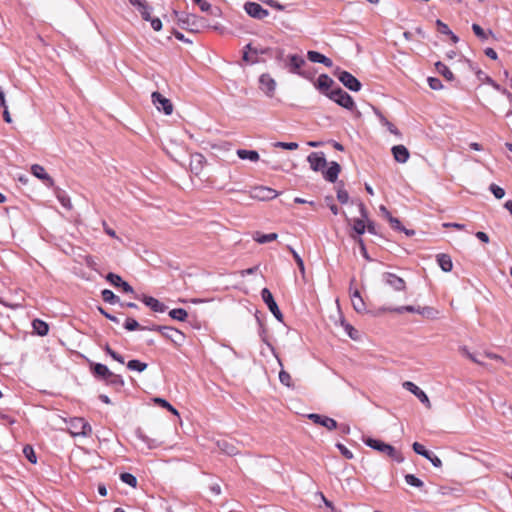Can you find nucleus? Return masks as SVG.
<instances>
[{
    "instance_id": "obj_1",
    "label": "nucleus",
    "mask_w": 512,
    "mask_h": 512,
    "mask_svg": "<svg viewBox=\"0 0 512 512\" xmlns=\"http://www.w3.org/2000/svg\"><path fill=\"white\" fill-rule=\"evenodd\" d=\"M364 443L379 451V452H382V453H385L387 454L390 458H392L393 460L397 461V462H402L404 460L403 456L401 455L400 452H398L393 446L389 445V444H386L380 440H376V439H372V438H367L364 440Z\"/></svg>"
},
{
    "instance_id": "obj_2",
    "label": "nucleus",
    "mask_w": 512,
    "mask_h": 512,
    "mask_svg": "<svg viewBox=\"0 0 512 512\" xmlns=\"http://www.w3.org/2000/svg\"><path fill=\"white\" fill-rule=\"evenodd\" d=\"M182 23V27L195 33H199L209 27L207 20L203 17L195 14H187L182 18H179Z\"/></svg>"
},
{
    "instance_id": "obj_3",
    "label": "nucleus",
    "mask_w": 512,
    "mask_h": 512,
    "mask_svg": "<svg viewBox=\"0 0 512 512\" xmlns=\"http://www.w3.org/2000/svg\"><path fill=\"white\" fill-rule=\"evenodd\" d=\"M68 431L69 433L76 436H89L92 432V428L90 424L85 421V419L80 417L71 418L68 422Z\"/></svg>"
},
{
    "instance_id": "obj_4",
    "label": "nucleus",
    "mask_w": 512,
    "mask_h": 512,
    "mask_svg": "<svg viewBox=\"0 0 512 512\" xmlns=\"http://www.w3.org/2000/svg\"><path fill=\"white\" fill-rule=\"evenodd\" d=\"M327 97L346 109L351 110L355 106L352 97L339 87L331 90Z\"/></svg>"
},
{
    "instance_id": "obj_5",
    "label": "nucleus",
    "mask_w": 512,
    "mask_h": 512,
    "mask_svg": "<svg viewBox=\"0 0 512 512\" xmlns=\"http://www.w3.org/2000/svg\"><path fill=\"white\" fill-rule=\"evenodd\" d=\"M151 330L160 332L165 338L169 339L176 345H181L185 339V335L181 331L172 327L154 326Z\"/></svg>"
},
{
    "instance_id": "obj_6",
    "label": "nucleus",
    "mask_w": 512,
    "mask_h": 512,
    "mask_svg": "<svg viewBox=\"0 0 512 512\" xmlns=\"http://www.w3.org/2000/svg\"><path fill=\"white\" fill-rule=\"evenodd\" d=\"M261 297L264 303L267 305L270 312L274 315V317L279 321L283 322V314L280 311L271 291L268 288H263L261 291Z\"/></svg>"
},
{
    "instance_id": "obj_7",
    "label": "nucleus",
    "mask_w": 512,
    "mask_h": 512,
    "mask_svg": "<svg viewBox=\"0 0 512 512\" xmlns=\"http://www.w3.org/2000/svg\"><path fill=\"white\" fill-rule=\"evenodd\" d=\"M151 99L153 105L156 107L158 111H163L166 115L172 114L173 104L168 98L164 97L159 92H153L151 94Z\"/></svg>"
},
{
    "instance_id": "obj_8",
    "label": "nucleus",
    "mask_w": 512,
    "mask_h": 512,
    "mask_svg": "<svg viewBox=\"0 0 512 512\" xmlns=\"http://www.w3.org/2000/svg\"><path fill=\"white\" fill-rule=\"evenodd\" d=\"M382 281L394 291L401 292L406 290L405 280L394 273L384 272L382 274Z\"/></svg>"
},
{
    "instance_id": "obj_9",
    "label": "nucleus",
    "mask_w": 512,
    "mask_h": 512,
    "mask_svg": "<svg viewBox=\"0 0 512 512\" xmlns=\"http://www.w3.org/2000/svg\"><path fill=\"white\" fill-rule=\"evenodd\" d=\"M335 74L337 75L339 81L349 90L357 92L361 89V83L351 73L339 70Z\"/></svg>"
},
{
    "instance_id": "obj_10",
    "label": "nucleus",
    "mask_w": 512,
    "mask_h": 512,
    "mask_svg": "<svg viewBox=\"0 0 512 512\" xmlns=\"http://www.w3.org/2000/svg\"><path fill=\"white\" fill-rule=\"evenodd\" d=\"M250 196L257 200L266 201L276 198L278 192L266 186H257L251 190Z\"/></svg>"
},
{
    "instance_id": "obj_11",
    "label": "nucleus",
    "mask_w": 512,
    "mask_h": 512,
    "mask_svg": "<svg viewBox=\"0 0 512 512\" xmlns=\"http://www.w3.org/2000/svg\"><path fill=\"white\" fill-rule=\"evenodd\" d=\"M259 88L268 97H272L276 89V81L269 74H262L259 77Z\"/></svg>"
},
{
    "instance_id": "obj_12",
    "label": "nucleus",
    "mask_w": 512,
    "mask_h": 512,
    "mask_svg": "<svg viewBox=\"0 0 512 512\" xmlns=\"http://www.w3.org/2000/svg\"><path fill=\"white\" fill-rule=\"evenodd\" d=\"M403 387L414 394L421 403H423L428 409L431 408V402L427 396V394L421 390L417 385H415L413 382L406 381L403 383Z\"/></svg>"
},
{
    "instance_id": "obj_13",
    "label": "nucleus",
    "mask_w": 512,
    "mask_h": 512,
    "mask_svg": "<svg viewBox=\"0 0 512 512\" xmlns=\"http://www.w3.org/2000/svg\"><path fill=\"white\" fill-rule=\"evenodd\" d=\"M310 167L314 171H324L327 161L322 152H312L307 158Z\"/></svg>"
},
{
    "instance_id": "obj_14",
    "label": "nucleus",
    "mask_w": 512,
    "mask_h": 512,
    "mask_svg": "<svg viewBox=\"0 0 512 512\" xmlns=\"http://www.w3.org/2000/svg\"><path fill=\"white\" fill-rule=\"evenodd\" d=\"M308 418L312 420L315 424L323 426L330 431L335 430L337 428V422L330 417L316 413H311L308 415Z\"/></svg>"
},
{
    "instance_id": "obj_15",
    "label": "nucleus",
    "mask_w": 512,
    "mask_h": 512,
    "mask_svg": "<svg viewBox=\"0 0 512 512\" xmlns=\"http://www.w3.org/2000/svg\"><path fill=\"white\" fill-rule=\"evenodd\" d=\"M246 13L256 19H264L268 16V11L263 9L262 6L255 2H247L244 6Z\"/></svg>"
},
{
    "instance_id": "obj_16",
    "label": "nucleus",
    "mask_w": 512,
    "mask_h": 512,
    "mask_svg": "<svg viewBox=\"0 0 512 512\" xmlns=\"http://www.w3.org/2000/svg\"><path fill=\"white\" fill-rule=\"evenodd\" d=\"M288 64L287 67L289 71L294 74H298L304 76V73L301 72V68L305 65V60L302 56L299 55H289L288 56Z\"/></svg>"
},
{
    "instance_id": "obj_17",
    "label": "nucleus",
    "mask_w": 512,
    "mask_h": 512,
    "mask_svg": "<svg viewBox=\"0 0 512 512\" xmlns=\"http://www.w3.org/2000/svg\"><path fill=\"white\" fill-rule=\"evenodd\" d=\"M390 312H396V313H403V312H410V313H417V314H420V315H427V316H430L433 312V310L429 307H415V306H412V305H407V306H401V307H396V308H390L388 309Z\"/></svg>"
},
{
    "instance_id": "obj_18",
    "label": "nucleus",
    "mask_w": 512,
    "mask_h": 512,
    "mask_svg": "<svg viewBox=\"0 0 512 512\" xmlns=\"http://www.w3.org/2000/svg\"><path fill=\"white\" fill-rule=\"evenodd\" d=\"M358 208L361 218L354 221L353 229L357 234L361 235L366 230L365 220L368 218V213L363 203H359Z\"/></svg>"
},
{
    "instance_id": "obj_19",
    "label": "nucleus",
    "mask_w": 512,
    "mask_h": 512,
    "mask_svg": "<svg viewBox=\"0 0 512 512\" xmlns=\"http://www.w3.org/2000/svg\"><path fill=\"white\" fill-rule=\"evenodd\" d=\"M391 152L396 162L406 163L409 160L410 153L404 145H395L392 147Z\"/></svg>"
},
{
    "instance_id": "obj_20",
    "label": "nucleus",
    "mask_w": 512,
    "mask_h": 512,
    "mask_svg": "<svg viewBox=\"0 0 512 512\" xmlns=\"http://www.w3.org/2000/svg\"><path fill=\"white\" fill-rule=\"evenodd\" d=\"M334 81L331 77L326 74H321L317 82L315 83L316 88L321 91L323 94L327 96L330 93V88L333 85Z\"/></svg>"
},
{
    "instance_id": "obj_21",
    "label": "nucleus",
    "mask_w": 512,
    "mask_h": 512,
    "mask_svg": "<svg viewBox=\"0 0 512 512\" xmlns=\"http://www.w3.org/2000/svg\"><path fill=\"white\" fill-rule=\"evenodd\" d=\"M31 173L38 179H41L46 182L47 185H53V179L48 175L43 166L39 164H34L31 167Z\"/></svg>"
},
{
    "instance_id": "obj_22",
    "label": "nucleus",
    "mask_w": 512,
    "mask_h": 512,
    "mask_svg": "<svg viewBox=\"0 0 512 512\" xmlns=\"http://www.w3.org/2000/svg\"><path fill=\"white\" fill-rule=\"evenodd\" d=\"M137 298L139 299V297ZM140 300H142L144 304L151 308L154 312L162 313L166 310V306L154 297L143 296L142 298H140Z\"/></svg>"
},
{
    "instance_id": "obj_23",
    "label": "nucleus",
    "mask_w": 512,
    "mask_h": 512,
    "mask_svg": "<svg viewBox=\"0 0 512 512\" xmlns=\"http://www.w3.org/2000/svg\"><path fill=\"white\" fill-rule=\"evenodd\" d=\"M340 170L341 167L337 162H331L330 166L326 170L324 169L323 176L327 181L334 183L338 178Z\"/></svg>"
},
{
    "instance_id": "obj_24",
    "label": "nucleus",
    "mask_w": 512,
    "mask_h": 512,
    "mask_svg": "<svg viewBox=\"0 0 512 512\" xmlns=\"http://www.w3.org/2000/svg\"><path fill=\"white\" fill-rule=\"evenodd\" d=\"M307 57L313 63H321L326 67H332L333 65V62L330 58L317 51H308Z\"/></svg>"
},
{
    "instance_id": "obj_25",
    "label": "nucleus",
    "mask_w": 512,
    "mask_h": 512,
    "mask_svg": "<svg viewBox=\"0 0 512 512\" xmlns=\"http://www.w3.org/2000/svg\"><path fill=\"white\" fill-rule=\"evenodd\" d=\"M218 448L227 455H235L238 453V449L233 443V441H229L226 439L218 440L217 441Z\"/></svg>"
},
{
    "instance_id": "obj_26",
    "label": "nucleus",
    "mask_w": 512,
    "mask_h": 512,
    "mask_svg": "<svg viewBox=\"0 0 512 512\" xmlns=\"http://www.w3.org/2000/svg\"><path fill=\"white\" fill-rule=\"evenodd\" d=\"M130 4L138 9L144 20H150V7L145 0H129Z\"/></svg>"
},
{
    "instance_id": "obj_27",
    "label": "nucleus",
    "mask_w": 512,
    "mask_h": 512,
    "mask_svg": "<svg viewBox=\"0 0 512 512\" xmlns=\"http://www.w3.org/2000/svg\"><path fill=\"white\" fill-rule=\"evenodd\" d=\"M204 162H205V158L203 155H201V154L192 155L191 161H190L191 171L193 173H195L196 175L199 174L203 169Z\"/></svg>"
},
{
    "instance_id": "obj_28",
    "label": "nucleus",
    "mask_w": 512,
    "mask_h": 512,
    "mask_svg": "<svg viewBox=\"0 0 512 512\" xmlns=\"http://www.w3.org/2000/svg\"><path fill=\"white\" fill-rule=\"evenodd\" d=\"M351 302L356 312L362 313L366 310V305L358 290L351 292Z\"/></svg>"
},
{
    "instance_id": "obj_29",
    "label": "nucleus",
    "mask_w": 512,
    "mask_h": 512,
    "mask_svg": "<svg viewBox=\"0 0 512 512\" xmlns=\"http://www.w3.org/2000/svg\"><path fill=\"white\" fill-rule=\"evenodd\" d=\"M237 156L242 160L257 162L260 159L259 153L255 150L238 149Z\"/></svg>"
},
{
    "instance_id": "obj_30",
    "label": "nucleus",
    "mask_w": 512,
    "mask_h": 512,
    "mask_svg": "<svg viewBox=\"0 0 512 512\" xmlns=\"http://www.w3.org/2000/svg\"><path fill=\"white\" fill-rule=\"evenodd\" d=\"M111 372L112 371H110V369L104 364L96 363L93 365V374L105 381L109 376H111Z\"/></svg>"
},
{
    "instance_id": "obj_31",
    "label": "nucleus",
    "mask_w": 512,
    "mask_h": 512,
    "mask_svg": "<svg viewBox=\"0 0 512 512\" xmlns=\"http://www.w3.org/2000/svg\"><path fill=\"white\" fill-rule=\"evenodd\" d=\"M375 113L378 116L380 123L383 126H385L390 133L394 134L398 138H401L400 131L391 122H389L388 119L381 112L375 110Z\"/></svg>"
},
{
    "instance_id": "obj_32",
    "label": "nucleus",
    "mask_w": 512,
    "mask_h": 512,
    "mask_svg": "<svg viewBox=\"0 0 512 512\" xmlns=\"http://www.w3.org/2000/svg\"><path fill=\"white\" fill-rule=\"evenodd\" d=\"M34 332L39 336H46L49 332V326L40 319H34L32 322Z\"/></svg>"
},
{
    "instance_id": "obj_33",
    "label": "nucleus",
    "mask_w": 512,
    "mask_h": 512,
    "mask_svg": "<svg viewBox=\"0 0 512 512\" xmlns=\"http://www.w3.org/2000/svg\"><path fill=\"white\" fill-rule=\"evenodd\" d=\"M437 262L444 272H450L453 268L451 257L447 254H439Z\"/></svg>"
},
{
    "instance_id": "obj_34",
    "label": "nucleus",
    "mask_w": 512,
    "mask_h": 512,
    "mask_svg": "<svg viewBox=\"0 0 512 512\" xmlns=\"http://www.w3.org/2000/svg\"><path fill=\"white\" fill-rule=\"evenodd\" d=\"M138 439H140L149 449L156 448L160 445V442L156 439H152L149 436L145 435L141 430L136 432Z\"/></svg>"
},
{
    "instance_id": "obj_35",
    "label": "nucleus",
    "mask_w": 512,
    "mask_h": 512,
    "mask_svg": "<svg viewBox=\"0 0 512 512\" xmlns=\"http://www.w3.org/2000/svg\"><path fill=\"white\" fill-rule=\"evenodd\" d=\"M340 325L351 339L358 340L360 338L359 332L352 325L347 323L343 317H340Z\"/></svg>"
},
{
    "instance_id": "obj_36",
    "label": "nucleus",
    "mask_w": 512,
    "mask_h": 512,
    "mask_svg": "<svg viewBox=\"0 0 512 512\" xmlns=\"http://www.w3.org/2000/svg\"><path fill=\"white\" fill-rule=\"evenodd\" d=\"M278 235L276 233H269V234H261L260 232H256L253 235V239L259 243V244H265L268 242H272L276 240Z\"/></svg>"
},
{
    "instance_id": "obj_37",
    "label": "nucleus",
    "mask_w": 512,
    "mask_h": 512,
    "mask_svg": "<svg viewBox=\"0 0 512 512\" xmlns=\"http://www.w3.org/2000/svg\"><path fill=\"white\" fill-rule=\"evenodd\" d=\"M435 66L437 71L448 81H452L454 79L452 71L445 64H443L442 62H437Z\"/></svg>"
},
{
    "instance_id": "obj_38",
    "label": "nucleus",
    "mask_w": 512,
    "mask_h": 512,
    "mask_svg": "<svg viewBox=\"0 0 512 512\" xmlns=\"http://www.w3.org/2000/svg\"><path fill=\"white\" fill-rule=\"evenodd\" d=\"M153 402L158 404L159 406L167 409L168 411H170L172 414L176 415V416H179V412L168 402L166 401L165 399L163 398H160V397H155L153 399Z\"/></svg>"
},
{
    "instance_id": "obj_39",
    "label": "nucleus",
    "mask_w": 512,
    "mask_h": 512,
    "mask_svg": "<svg viewBox=\"0 0 512 512\" xmlns=\"http://www.w3.org/2000/svg\"><path fill=\"white\" fill-rule=\"evenodd\" d=\"M169 315L171 318L179 321H185L186 318L188 317L187 311L182 308L172 309L169 312Z\"/></svg>"
},
{
    "instance_id": "obj_40",
    "label": "nucleus",
    "mask_w": 512,
    "mask_h": 512,
    "mask_svg": "<svg viewBox=\"0 0 512 512\" xmlns=\"http://www.w3.org/2000/svg\"><path fill=\"white\" fill-rule=\"evenodd\" d=\"M127 367L130 370H134V371H138V372H143L144 370H146L147 364L144 363V362H141L139 360L134 359V360H130L127 363Z\"/></svg>"
},
{
    "instance_id": "obj_41",
    "label": "nucleus",
    "mask_w": 512,
    "mask_h": 512,
    "mask_svg": "<svg viewBox=\"0 0 512 512\" xmlns=\"http://www.w3.org/2000/svg\"><path fill=\"white\" fill-rule=\"evenodd\" d=\"M102 299L109 303V304H115L119 301V298L109 289H104L101 292Z\"/></svg>"
},
{
    "instance_id": "obj_42",
    "label": "nucleus",
    "mask_w": 512,
    "mask_h": 512,
    "mask_svg": "<svg viewBox=\"0 0 512 512\" xmlns=\"http://www.w3.org/2000/svg\"><path fill=\"white\" fill-rule=\"evenodd\" d=\"M405 482L410 485V486H414V487H417V488H422L424 486V483L422 480H420L419 478H417L415 475L413 474H406L405 475Z\"/></svg>"
},
{
    "instance_id": "obj_43",
    "label": "nucleus",
    "mask_w": 512,
    "mask_h": 512,
    "mask_svg": "<svg viewBox=\"0 0 512 512\" xmlns=\"http://www.w3.org/2000/svg\"><path fill=\"white\" fill-rule=\"evenodd\" d=\"M106 383L114 386H123L124 380L120 375L111 372V376L106 379Z\"/></svg>"
},
{
    "instance_id": "obj_44",
    "label": "nucleus",
    "mask_w": 512,
    "mask_h": 512,
    "mask_svg": "<svg viewBox=\"0 0 512 512\" xmlns=\"http://www.w3.org/2000/svg\"><path fill=\"white\" fill-rule=\"evenodd\" d=\"M120 479L125 483L128 484L131 487H136L137 485V479L134 475L131 473H122L120 475Z\"/></svg>"
},
{
    "instance_id": "obj_45",
    "label": "nucleus",
    "mask_w": 512,
    "mask_h": 512,
    "mask_svg": "<svg viewBox=\"0 0 512 512\" xmlns=\"http://www.w3.org/2000/svg\"><path fill=\"white\" fill-rule=\"evenodd\" d=\"M279 380L283 385L287 387H292L291 375L283 369H281L279 372Z\"/></svg>"
},
{
    "instance_id": "obj_46",
    "label": "nucleus",
    "mask_w": 512,
    "mask_h": 512,
    "mask_svg": "<svg viewBox=\"0 0 512 512\" xmlns=\"http://www.w3.org/2000/svg\"><path fill=\"white\" fill-rule=\"evenodd\" d=\"M288 249L292 253L293 258L296 261L297 266H298L300 272L304 275V273H305V266H304V262H303L302 258L300 257V255L292 247L289 246Z\"/></svg>"
},
{
    "instance_id": "obj_47",
    "label": "nucleus",
    "mask_w": 512,
    "mask_h": 512,
    "mask_svg": "<svg viewBox=\"0 0 512 512\" xmlns=\"http://www.w3.org/2000/svg\"><path fill=\"white\" fill-rule=\"evenodd\" d=\"M104 350H105V352H106L108 355H110V356H111L115 361L119 362L120 364H124V363H125L124 358H123L120 354H118L117 352H115L113 349H111V347H110L108 344H106V345L104 346Z\"/></svg>"
},
{
    "instance_id": "obj_48",
    "label": "nucleus",
    "mask_w": 512,
    "mask_h": 512,
    "mask_svg": "<svg viewBox=\"0 0 512 512\" xmlns=\"http://www.w3.org/2000/svg\"><path fill=\"white\" fill-rule=\"evenodd\" d=\"M104 350H105V352H106L108 355H110V356H111L115 361L119 362L120 364H124V363H125L124 358H123L120 354H118L117 352H115L113 349H111V347H110L108 344H106V345L104 346Z\"/></svg>"
},
{
    "instance_id": "obj_49",
    "label": "nucleus",
    "mask_w": 512,
    "mask_h": 512,
    "mask_svg": "<svg viewBox=\"0 0 512 512\" xmlns=\"http://www.w3.org/2000/svg\"><path fill=\"white\" fill-rule=\"evenodd\" d=\"M273 146L276 148H282L286 150H296L298 149V143L296 142H275Z\"/></svg>"
},
{
    "instance_id": "obj_50",
    "label": "nucleus",
    "mask_w": 512,
    "mask_h": 512,
    "mask_svg": "<svg viewBox=\"0 0 512 512\" xmlns=\"http://www.w3.org/2000/svg\"><path fill=\"white\" fill-rule=\"evenodd\" d=\"M489 190L497 199H502L505 196V190L496 184H491Z\"/></svg>"
},
{
    "instance_id": "obj_51",
    "label": "nucleus",
    "mask_w": 512,
    "mask_h": 512,
    "mask_svg": "<svg viewBox=\"0 0 512 512\" xmlns=\"http://www.w3.org/2000/svg\"><path fill=\"white\" fill-rule=\"evenodd\" d=\"M57 199L64 208H66V209L72 208L71 200L65 193H58Z\"/></svg>"
},
{
    "instance_id": "obj_52",
    "label": "nucleus",
    "mask_w": 512,
    "mask_h": 512,
    "mask_svg": "<svg viewBox=\"0 0 512 512\" xmlns=\"http://www.w3.org/2000/svg\"><path fill=\"white\" fill-rule=\"evenodd\" d=\"M106 280L110 282L115 287H120L123 279L121 276L114 274V273H108L106 276Z\"/></svg>"
},
{
    "instance_id": "obj_53",
    "label": "nucleus",
    "mask_w": 512,
    "mask_h": 512,
    "mask_svg": "<svg viewBox=\"0 0 512 512\" xmlns=\"http://www.w3.org/2000/svg\"><path fill=\"white\" fill-rule=\"evenodd\" d=\"M23 453L24 455L26 456V458L33 464H35L37 462V458H36V455H35V452L33 450L32 447L30 446H26L24 447L23 449Z\"/></svg>"
},
{
    "instance_id": "obj_54",
    "label": "nucleus",
    "mask_w": 512,
    "mask_h": 512,
    "mask_svg": "<svg viewBox=\"0 0 512 512\" xmlns=\"http://www.w3.org/2000/svg\"><path fill=\"white\" fill-rule=\"evenodd\" d=\"M472 30L478 38H480L482 40L487 39L488 34L482 29V27L480 25L474 23L472 25Z\"/></svg>"
},
{
    "instance_id": "obj_55",
    "label": "nucleus",
    "mask_w": 512,
    "mask_h": 512,
    "mask_svg": "<svg viewBox=\"0 0 512 512\" xmlns=\"http://www.w3.org/2000/svg\"><path fill=\"white\" fill-rule=\"evenodd\" d=\"M194 3L199 6L201 11H203V12H209L210 11L212 14H214L213 11H212V8H211V4L208 1H206V0H194Z\"/></svg>"
},
{
    "instance_id": "obj_56",
    "label": "nucleus",
    "mask_w": 512,
    "mask_h": 512,
    "mask_svg": "<svg viewBox=\"0 0 512 512\" xmlns=\"http://www.w3.org/2000/svg\"><path fill=\"white\" fill-rule=\"evenodd\" d=\"M125 329L128 331H134L140 328L139 323L133 318H127L124 324Z\"/></svg>"
},
{
    "instance_id": "obj_57",
    "label": "nucleus",
    "mask_w": 512,
    "mask_h": 512,
    "mask_svg": "<svg viewBox=\"0 0 512 512\" xmlns=\"http://www.w3.org/2000/svg\"><path fill=\"white\" fill-rule=\"evenodd\" d=\"M428 84H429V87L433 90H440L443 88V85H442L440 79L435 78V77H429Z\"/></svg>"
},
{
    "instance_id": "obj_58",
    "label": "nucleus",
    "mask_w": 512,
    "mask_h": 512,
    "mask_svg": "<svg viewBox=\"0 0 512 512\" xmlns=\"http://www.w3.org/2000/svg\"><path fill=\"white\" fill-rule=\"evenodd\" d=\"M412 447H413V450L415 453H417L423 457H428V450H426L422 444H420L418 442H414Z\"/></svg>"
},
{
    "instance_id": "obj_59",
    "label": "nucleus",
    "mask_w": 512,
    "mask_h": 512,
    "mask_svg": "<svg viewBox=\"0 0 512 512\" xmlns=\"http://www.w3.org/2000/svg\"><path fill=\"white\" fill-rule=\"evenodd\" d=\"M336 447L339 449V451L341 452V454L346 458V459H352L354 457L353 453L347 448L345 447L343 444L341 443H337L336 444Z\"/></svg>"
},
{
    "instance_id": "obj_60",
    "label": "nucleus",
    "mask_w": 512,
    "mask_h": 512,
    "mask_svg": "<svg viewBox=\"0 0 512 512\" xmlns=\"http://www.w3.org/2000/svg\"><path fill=\"white\" fill-rule=\"evenodd\" d=\"M436 25H437L440 33L445 34V35L452 34V31L450 30L448 25L445 24L444 22H442L441 20H439V19L436 20Z\"/></svg>"
},
{
    "instance_id": "obj_61",
    "label": "nucleus",
    "mask_w": 512,
    "mask_h": 512,
    "mask_svg": "<svg viewBox=\"0 0 512 512\" xmlns=\"http://www.w3.org/2000/svg\"><path fill=\"white\" fill-rule=\"evenodd\" d=\"M462 353L468 357L471 361H473L476 364L485 366V363L481 361L478 357H476L474 354L470 353L466 348L462 349Z\"/></svg>"
},
{
    "instance_id": "obj_62",
    "label": "nucleus",
    "mask_w": 512,
    "mask_h": 512,
    "mask_svg": "<svg viewBox=\"0 0 512 512\" xmlns=\"http://www.w3.org/2000/svg\"><path fill=\"white\" fill-rule=\"evenodd\" d=\"M337 199L339 200V202H341L342 204H345L348 202V199H349V195H348V192L344 189H339L337 191Z\"/></svg>"
},
{
    "instance_id": "obj_63",
    "label": "nucleus",
    "mask_w": 512,
    "mask_h": 512,
    "mask_svg": "<svg viewBox=\"0 0 512 512\" xmlns=\"http://www.w3.org/2000/svg\"><path fill=\"white\" fill-rule=\"evenodd\" d=\"M243 60L248 63L254 64L257 62V57H254L253 53H251L249 50L245 48V51L243 52Z\"/></svg>"
},
{
    "instance_id": "obj_64",
    "label": "nucleus",
    "mask_w": 512,
    "mask_h": 512,
    "mask_svg": "<svg viewBox=\"0 0 512 512\" xmlns=\"http://www.w3.org/2000/svg\"><path fill=\"white\" fill-rule=\"evenodd\" d=\"M389 223L391 224L392 228L393 229H396V230H404V227L402 226L401 222L399 219L397 218H394L393 216L388 220Z\"/></svg>"
}]
</instances>
